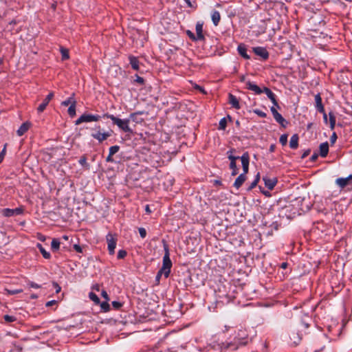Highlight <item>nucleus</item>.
<instances>
[{"label": "nucleus", "instance_id": "f257e3e1", "mask_svg": "<svg viewBox=\"0 0 352 352\" xmlns=\"http://www.w3.org/2000/svg\"><path fill=\"white\" fill-rule=\"evenodd\" d=\"M102 118H107L111 120L113 124L118 126V127L125 133H132L133 130L129 126V120L120 119L114 116L113 115L105 113L102 116Z\"/></svg>", "mask_w": 352, "mask_h": 352}, {"label": "nucleus", "instance_id": "f03ea898", "mask_svg": "<svg viewBox=\"0 0 352 352\" xmlns=\"http://www.w3.org/2000/svg\"><path fill=\"white\" fill-rule=\"evenodd\" d=\"M101 127L100 125L96 126L94 129H93V131H96V132H93L91 135L94 139L97 140L99 142H102L104 140H107L110 135V133L108 131L101 132L100 131Z\"/></svg>", "mask_w": 352, "mask_h": 352}, {"label": "nucleus", "instance_id": "7ed1b4c3", "mask_svg": "<svg viewBox=\"0 0 352 352\" xmlns=\"http://www.w3.org/2000/svg\"><path fill=\"white\" fill-rule=\"evenodd\" d=\"M101 118L102 116L99 115L84 113L76 120L75 124L76 125H78L82 122H96L98 121Z\"/></svg>", "mask_w": 352, "mask_h": 352}, {"label": "nucleus", "instance_id": "20e7f679", "mask_svg": "<svg viewBox=\"0 0 352 352\" xmlns=\"http://www.w3.org/2000/svg\"><path fill=\"white\" fill-rule=\"evenodd\" d=\"M171 265H162V267L157 272L155 277L156 284L158 285L160 281V278L164 275V278H166L170 273Z\"/></svg>", "mask_w": 352, "mask_h": 352}, {"label": "nucleus", "instance_id": "39448f33", "mask_svg": "<svg viewBox=\"0 0 352 352\" xmlns=\"http://www.w3.org/2000/svg\"><path fill=\"white\" fill-rule=\"evenodd\" d=\"M270 111L273 115V117L275 119V120L280 124L281 126L285 128L286 127V125L287 124V122L285 120V119L281 116V114H280L277 110L276 109V108L274 107V106L270 108Z\"/></svg>", "mask_w": 352, "mask_h": 352}, {"label": "nucleus", "instance_id": "423d86ee", "mask_svg": "<svg viewBox=\"0 0 352 352\" xmlns=\"http://www.w3.org/2000/svg\"><path fill=\"white\" fill-rule=\"evenodd\" d=\"M23 209L22 208H16L14 209H10V208H4L2 210V214L5 217H13V216H17L23 214Z\"/></svg>", "mask_w": 352, "mask_h": 352}, {"label": "nucleus", "instance_id": "0eeeda50", "mask_svg": "<svg viewBox=\"0 0 352 352\" xmlns=\"http://www.w3.org/2000/svg\"><path fill=\"white\" fill-rule=\"evenodd\" d=\"M107 241L108 244V250L110 254H114V250L116 247L117 239L111 234L109 233L107 235Z\"/></svg>", "mask_w": 352, "mask_h": 352}, {"label": "nucleus", "instance_id": "6e6552de", "mask_svg": "<svg viewBox=\"0 0 352 352\" xmlns=\"http://www.w3.org/2000/svg\"><path fill=\"white\" fill-rule=\"evenodd\" d=\"M254 53L260 56L263 60H265L269 58V52L263 47H255L252 48Z\"/></svg>", "mask_w": 352, "mask_h": 352}, {"label": "nucleus", "instance_id": "1a4fd4ad", "mask_svg": "<svg viewBox=\"0 0 352 352\" xmlns=\"http://www.w3.org/2000/svg\"><path fill=\"white\" fill-rule=\"evenodd\" d=\"M243 173L242 174L246 175L249 170V162H250V156L248 152L244 153L242 156L240 157Z\"/></svg>", "mask_w": 352, "mask_h": 352}, {"label": "nucleus", "instance_id": "9d476101", "mask_svg": "<svg viewBox=\"0 0 352 352\" xmlns=\"http://www.w3.org/2000/svg\"><path fill=\"white\" fill-rule=\"evenodd\" d=\"M336 184L340 187L341 188H344L346 186L352 184V174L348 176L347 177H340L336 179Z\"/></svg>", "mask_w": 352, "mask_h": 352}, {"label": "nucleus", "instance_id": "9b49d317", "mask_svg": "<svg viewBox=\"0 0 352 352\" xmlns=\"http://www.w3.org/2000/svg\"><path fill=\"white\" fill-rule=\"evenodd\" d=\"M263 93H265L267 95L268 98L273 103L274 106H276L278 108H280V107L278 104V102L276 100L275 94L269 88L264 87Z\"/></svg>", "mask_w": 352, "mask_h": 352}, {"label": "nucleus", "instance_id": "f8f14e48", "mask_svg": "<svg viewBox=\"0 0 352 352\" xmlns=\"http://www.w3.org/2000/svg\"><path fill=\"white\" fill-rule=\"evenodd\" d=\"M246 88L249 90H251L254 91L256 94H261L263 92V89H261L258 85H256L255 83L248 81L246 82Z\"/></svg>", "mask_w": 352, "mask_h": 352}, {"label": "nucleus", "instance_id": "ddd939ff", "mask_svg": "<svg viewBox=\"0 0 352 352\" xmlns=\"http://www.w3.org/2000/svg\"><path fill=\"white\" fill-rule=\"evenodd\" d=\"M238 53L245 59L249 60L250 56L247 54V48L245 44L240 43L237 47Z\"/></svg>", "mask_w": 352, "mask_h": 352}, {"label": "nucleus", "instance_id": "4468645a", "mask_svg": "<svg viewBox=\"0 0 352 352\" xmlns=\"http://www.w3.org/2000/svg\"><path fill=\"white\" fill-rule=\"evenodd\" d=\"M320 155L322 157H325L329 153V143L327 142H323L319 146Z\"/></svg>", "mask_w": 352, "mask_h": 352}, {"label": "nucleus", "instance_id": "2eb2a0df", "mask_svg": "<svg viewBox=\"0 0 352 352\" xmlns=\"http://www.w3.org/2000/svg\"><path fill=\"white\" fill-rule=\"evenodd\" d=\"M263 179L264 181L265 186L269 190H272L277 183V179L276 178L270 179L267 177H263Z\"/></svg>", "mask_w": 352, "mask_h": 352}, {"label": "nucleus", "instance_id": "dca6fc26", "mask_svg": "<svg viewBox=\"0 0 352 352\" xmlns=\"http://www.w3.org/2000/svg\"><path fill=\"white\" fill-rule=\"evenodd\" d=\"M196 33H197V38L199 41L204 40V36L203 34V23L200 22H197L195 26Z\"/></svg>", "mask_w": 352, "mask_h": 352}, {"label": "nucleus", "instance_id": "f3484780", "mask_svg": "<svg viewBox=\"0 0 352 352\" xmlns=\"http://www.w3.org/2000/svg\"><path fill=\"white\" fill-rule=\"evenodd\" d=\"M229 98V103L236 109H240L241 106L239 104V100L237 98L232 95V94H229L228 95Z\"/></svg>", "mask_w": 352, "mask_h": 352}, {"label": "nucleus", "instance_id": "a211bd4d", "mask_svg": "<svg viewBox=\"0 0 352 352\" xmlns=\"http://www.w3.org/2000/svg\"><path fill=\"white\" fill-rule=\"evenodd\" d=\"M316 108L320 113L324 112V106L322 102V98L319 94L315 96Z\"/></svg>", "mask_w": 352, "mask_h": 352}, {"label": "nucleus", "instance_id": "6ab92c4d", "mask_svg": "<svg viewBox=\"0 0 352 352\" xmlns=\"http://www.w3.org/2000/svg\"><path fill=\"white\" fill-rule=\"evenodd\" d=\"M245 180H246V175L245 174H242V173L240 174L236 179V180L234 183V186L236 189H239L243 185V184L244 183V182Z\"/></svg>", "mask_w": 352, "mask_h": 352}, {"label": "nucleus", "instance_id": "aec40b11", "mask_svg": "<svg viewBox=\"0 0 352 352\" xmlns=\"http://www.w3.org/2000/svg\"><path fill=\"white\" fill-rule=\"evenodd\" d=\"M30 123L28 122L23 123L17 130L16 133L19 136L23 135L30 128Z\"/></svg>", "mask_w": 352, "mask_h": 352}, {"label": "nucleus", "instance_id": "412c9836", "mask_svg": "<svg viewBox=\"0 0 352 352\" xmlns=\"http://www.w3.org/2000/svg\"><path fill=\"white\" fill-rule=\"evenodd\" d=\"M164 255L163 256V263L162 264H172L171 260L170 258L169 252L168 245L166 244H164Z\"/></svg>", "mask_w": 352, "mask_h": 352}, {"label": "nucleus", "instance_id": "4be33fe9", "mask_svg": "<svg viewBox=\"0 0 352 352\" xmlns=\"http://www.w3.org/2000/svg\"><path fill=\"white\" fill-rule=\"evenodd\" d=\"M298 140L299 137L298 134H294L290 139L289 141V146L292 149H296L298 148Z\"/></svg>", "mask_w": 352, "mask_h": 352}, {"label": "nucleus", "instance_id": "5701e85b", "mask_svg": "<svg viewBox=\"0 0 352 352\" xmlns=\"http://www.w3.org/2000/svg\"><path fill=\"white\" fill-rule=\"evenodd\" d=\"M61 242L59 239L54 238L51 242V249L53 252H57L60 246Z\"/></svg>", "mask_w": 352, "mask_h": 352}, {"label": "nucleus", "instance_id": "b1692460", "mask_svg": "<svg viewBox=\"0 0 352 352\" xmlns=\"http://www.w3.org/2000/svg\"><path fill=\"white\" fill-rule=\"evenodd\" d=\"M211 18H212L213 24L215 26H217L219 24L220 19H221V15H220L219 12L217 10H214L212 13Z\"/></svg>", "mask_w": 352, "mask_h": 352}, {"label": "nucleus", "instance_id": "393cba45", "mask_svg": "<svg viewBox=\"0 0 352 352\" xmlns=\"http://www.w3.org/2000/svg\"><path fill=\"white\" fill-rule=\"evenodd\" d=\"M129 61H130L131 67L134 70H136V71L139 70V60L136 57L133 56H129Z\"/></svg>", "mask_w": 352, "mask_h": 352}, {"label": "nucleus", "instance_id": "a878e982", "mask_svg": "<svg viewBox=\"0 0 352 352\" xmlns=\"http://www.w3.org/2000/svg\"><path fill=\"white\" fill-rule=\"evenodd\" d=\"M259 180H260V174H259V173H258L257 175H256L255 179H254V181L248 187V190L250 191L254 188H255L258 182H259Z\"/></svg>", "mask_w": 352, "mask_h": 352}, {"label": "nucleus", "instance_id": "bb28decb", "mask_svg": "<svg viewBox=\"0 0 352 352\" xmlns=\"http://www.w3.org/2000/svg\"><path fill=\"white\" fill-rule=\"evenodd\" d=\"M36 246L44 258H49L50 257V254L45 250L41 244L38 243Z\"/></svg>", "mask_w": 352, "mask_h": 352}, {"label": "nucleus", "instance_id": "cd10ccee", "mask_svg": "<svg viewBox=\"0 0 352 352\" xmlns=\"http://www.w3.org/2000/svg\"><path fill=\"white\" fill-rule=\"evenodd\" d=\"M329 124L331 130L334 129L336 126V117L332 112L329 113Z\"/></svg>", "mask_w": 352, "mask_h": 352}, {"label": "nucleus", "instance_id": "c85d7f7f", "mask_svg": "<svg viewBox=\"0 0 352 352\" xmlns=\"http://www.w3.org/2000/svg\"><path fill=\"white\" fill-rule=\"evenodd\" d=\"M72 96H74V94ZM76 102L74 96H71V97L68 98L67 100L63 101L61 104L63 106L67 107L69 104L72 105V104H76Z\"/></svg>", "mask_w": 352, "mask_h": 352}, {"label": "nucleus", "instance_id": "c756f323", "mask_svg": "<svg viewBox=\"0 0 352 352\" xmlns=\"http://www.w3.org/2000/svg\"><path fill=\"white\" fill-rule=\"evenodd\" d=\"M78 162L82 166L85 167L86 169H89V164L87 162V157L85 155L82 156L80 158Z\"/></svg>", "mask_w": 352, "mask_h": 352}, {"label": "nucleus", "instance_id": "7c9ffc66", "mask_svg": "<svg viewBox=\"0 0 352 352\" xmlns=\"http://www.w3.org/2000/svg\"><path fill=\"white\" fill-rule=\"evenodd\" d=\"M230 168L232 170V176H235L239 173V168L236 166V162L230 163Z\"/></svg>", "mask_w": 352, "mask_h": 352}, {"label": "nucleus", "instance_id": "2f4dec72", "mask_svg": "<svg viewBox=\"0 0 352 352\" xmlns=\"http://www.w3.org/2000/svg\"><path fill=\"white\" fill-rule=\"evenodd\" d=\"M48 104H49V102L47 100H45V99H44L43 102L38 107L37 112L38 113H42L45 109V108L48 105Z\"/></svg>", "mask_w": 352, "mask_h": 352}, {"label": "nucleus", "instance_id": "473e14b6", "mask_svg": "<svg viewBox=\"0 0 352 352\" xmlns=\"http://www.w3.org/2000/svg\"><path fill=\"white\" fill-rule=\"evenodd\" d=\"M141 114H142V111H138V112L132 113H131L129 115V118H127V120H129V122L132 120V121L138 123V121L137 120V116L138 115H141Z\"/></svg>", "mask_w": 352, "mask_h": 352}, {"label": "nucleus", "instance_id": "72a5a7b5", "mask_svg": "<svg viewBox=\"0 0 352 352\" xmlns=\"http://www.w3.org/2000/svg\"><path fill=\"white\" fill-rule=\"evenodd\" d=\"M68 114L73 118L76 116V104H72L67 110Z\"/></svg>", "mask_w": 352, "mask_h": 352}, {"label": "nucleus", "instance_id": "f704fd0d", "mask_svg": "<svg viewBox=\"0 0 352 352\" xmlns=\"http://www.w3.org/2000/svg\"><path fill=\"white\" fill-rule=\"evenodd\" d=\"M227 126V120L226 118H223L220 120L219 124V130H225Z\"/></svg>", "mask_w": 352, "mask_h": 352}, {"label": "nucleus", "instance_id": "c9c22d12", "mask_svg": "<svg viewBox=\"0 0 352 352\" xmlns=\"http://www.w3.org/2000/svg\"><path fill=\"white\" fill-rule=\"evenodd\" d=\"M290 339L292 340V342L294 344H298L301 340V338L298 336V334H296L294 333H293L292 337L290 336Z\"/></svg>", "mask_w": 352, "mask_h": 352}, {"label": "nucleus", "instance_id": "e433bc0d", "mask_svg": "<svg viewBox=\"0 0 352 352\" xmlns=\"http://www.w3.org/2000/svg\"><path fill=\"white\" fill-rule=\"evenodd\" d=\"M89 298L94 301V302H96V304H98L100 302V299L98 297V296L94 294V292H90L89 294Z\"/></svg>", "mask_w": 352, "mask_h": 352}, {"label": "nucleus", "instance_id": "4c0bfd02", "mask_svg": "<svg viewBox=\"0 0 352 352\" xmlns=\"http://www.w3.org/2000/svg\"><path fill=\"white\" fill-rule=\"evenodd\" d=\"M120 150V146L118 145L112 146L109 148V153L110 155H113L116 153H118Z\"/></svg>", "mask_w": 352, "mask_h": 352}, {"label": "nucleus", "instance_id": "58836bf2", "mask_svg": "<svg viewBox=\"0 0 352 352\" xmlns=\"http://www.w3.org/2000/svg\"><path fill=\"white\" fill-rule=\"evenodd\" d=\"M279 142L280 143L283 145V146H285L287 144V134H283L280 135V138H279Z\"/></svg>", "mask_w": 352, "mask_h": 352}, {"label": "nucleus", "instance_id": "ea45409f", "mask_svg": "<svg viewBox=\"0 0 352 352\" xmlns=\"http://www.w3.org/2000/svg\"><path fill=\"white\" fill-rule=\"evenodd\" d=\"M60 52H61V54H62V59L63 60H66V59L69 58V52H68L67 50L62 48L60 50Z\"/></svg>", "mask_w": 352, "mask_h": 352}, {"label": "nucleus", "instance_id": "a19ab883", "mask_svg": "<svg viewBox=\"0 0 352 352\" xmlns=\"http://www.w3.org/2000/svg\"><path fill=\"white\" fill-rule=\"evenodd\" d=\"M253 112L261 118H266L267 117V114L265 112L261 111L260 109H254Z\"/></svg>", "mask_w": 352, "mask_h": 352}, {"label": "nucleus", "instance_id": "79ce46f5", "mask_svg": "<svg viewBox=\"0 0 352 352\" xmlns=\"http://www.w3.org/2000/svg\"><path fill=\"white\" fill-rule=\"evenodd\" d=\"M6 292H7V294H8L10 295H14V294H16L21 293L23 292V290L22 289L11 290V289H6Z\"/></svg>", "mask_w": 352, "mask_h": 352}, {"label": "nucleus", "instance_id": "37998d69", "mask_svg": "<svg viewBox=\"0 0 352 352\" xmlns=\"http://www.w3.org/2000/svg\"><path fill=\"white\" fill-rule=\"evenodd\" d=\"M337 139H338L337 134H336V132H333L332 133V135H331V137H330V143H331V144L333 145L336 143Z\"/></svg>", "mask_w": 352, "mask_h": 352}, {"label": "nucleus", "instance_id": "c03bdc74", "mask_svg": "<svg viewBox=\"0 0 352 352\" xmlns=\"http://www.w3.org/2000/svg\"><path fill=\"white\" fill-rule=\"evenodd\" d=\"M3 318L8 322H12L16 320V318L13 316L5 315Z\"/></svg>", "mask_w": 352, "mask_h": 352}, {"label": "nucleus", "instance_id": "a18cd8bd", "mask_svg": "<svg viewBox=\"0 0 352 352\" xmlns=\"http://www.w3.org/2000/svg\"><path fill=\"white\" fill-rule=\"evenodd\" d=\"M138 231H139L140 236L142 239H144L146 237V229L144 228H139Z\"/></svg>", "mask_w": 352, "mask_h": 352}, {"label": "nucleus", "instance_id": "49530a36", "mask_svg": "<svg viewBox=\"0 0 352 352\" xmlns=\"http://www.w3.org/2000/svg\"><path fill=\"white\" fill-rule=\"evenodd\" d=\"M126 252L124 250H120L118 252L117 257L118 258H123L126 256Z\"/></svg>", "mask_w": 352, "mask_h": 352}, {"label": "nucleus", "instance_id": "de8ad7c7", "mask_svg": "<svg viewBox=\"0 0 352 352\" xmlns=\"http://www.w3.org/2000/svg\"><path fill=\"white\" fill-rule=\"evenodd\" d=\"M135 82L140 85H143L144 83V79L142 77L139 76L138 75H135Z\"/></svg>", "mask_w": 352, "mask_h": 352}, {"label": "nucleus", "instance_id": "09e8293b", "mask_svg": "<svg viewBox=\"0 0 352 352\" xmlns=\"http://www.w3.org/2000/svg\"><path fill=\"white\" fill-rule=\"evenodd\" d=\"M100 307L104 311H107L109 309V305L107 301L102 302Z\"/></svg>", "mask_w": 352, "mask_h": 352}, {"label": "nucleus", "instance_id": "8fccbe9b", "mask_svg": "<svg viewBox=\"0 0 352 352\" xmlns=\"http://www.w3.org/2000/svg\"><path fill=\"white\" fill-rule=\"evenodd\" d=\"M186 33L192 41H199V39L197 38V36H195L191 31L188 30Z\"/></svg>", "mask_w": 352, "mask_h": 352}, {"label": "nucleus", "instance_id": "3c124183", "mask_svg": "<svg viewBox=\"0 0 352 352\" xmlns=\"http://www.w3.org/2000/svg\"><path fill=\"white\" fill-rule=\"evenodd\" d=\"M241 157L234 156V155H228V158L230 160V163L236 162V160L240 159Z\"/></svg>", "mask_w": 352, "mask_h": 352}, {"label": "nucleus", "instance_id": "603ef678", "mask_svg": "<svg viewBox=\"0 0 352 352\" xmlns=\"http://www.w3.org/2000/svg\"><path fill=\"white\" fill-rule=\"evenodd\" d=\"M28 285L30 287L35 288V289H38V288H40V287H41V286H40V285H38V284L34 283H33V282H30V281H29V282L28 283Z\"/></svg>", "mask_w": 352, "mask_h": 352}, {"label": "nucleus", "instance_id": "864d4df0", "mask_svg": "<svg viewBox=\"0 0 352 352\" xmlns=\"http://www.w3.org/2000/svg\"><path fill=\"white\" fill-rule=\"evenodd\" d=\"M6 145L7 144H6L5 146H4V148H3L1 152L0 153V160H1L2 161H3V158H4L5 155H6Z\"/></svg>", "mask_w": 352, "mask_h": 352}, {"label": "nucleus", "instance_id": "5fc2aeb1", "mask_svg": "<svg viewBox=\"0 0 352 352\" xmlns=\"http://www.w3.org/2000/svg\"><path fill=\"white\" fill-rule=\"evenodd\" d=\"M112 305L116 309H119L122 307V304L120 302L118 301H113L112 302Z\"/></svg>", "mask_w": 352, "mask_h": 352}, {"label": "nucleus", "instance_id": "6e6d98bb", "mask_svg": "<svg viewBox=\"0 0 352 352\" xmlns=\"http://www.w3.org/2000/svg\"><path fill=\"white\" fill-rule=\"evenodd\" d=\"M310 152H311V150H310V149H307V150H305V151H304V153H302V156H301V158H302V159H304V158L307 157L309 155Z\"/></svg>", "mask_w": 352, "mask_h": 352}, {"label": "nucleus", "instance_id": "4d7b16f0", "mask_svg": "<svg viewBox=\"0 0 352 352\" xmlns=\"http://www.w3.org/2000/svg\"><path fill=\"white\" fill-rule=\"evenodd\" d=\"M74 249L77 252H82V248L80 245H78V244H75L74 245Z\"/></svg>", "mask_w": 352, "mask_h": 352}, {"label": "nucleus", "instance_id": "13d9d810", "mask_svg": "<svg viewBox=\"0 0 352 352\" xmlns=\"http://www.w3.org/2000/svg\"><path fill=\"white\" fill-rule=\"evenodd\" d=\"M101 295L106 300V301H108L109 300L108 294L106 291H102Z\"/></svg>", "mask_w": 352, "mask_h": 352}, {"label": "nucleus", "instance_id": "bf43d9fd", "mask_svg": "<svg viewBox=\"0 0 352 352\" xmlns=\"http://www.w3.org/2000/svg\"><path fill=\"white\" fill-rule=\"evenodd\" d=\"M54 97V93L53 92H50L47 96L46 98H45V100H47L49 102Z\"/></svg>", "mask_w": 352, "mask_h": 352}, {"label": "nucleus", "instance_id": "052dcab7", "mask_svg": "<svg viewBox=\"0 0 352 352\" xmlns=\"http://www.w3.org/2000/svg\"><path fill=\"white\" fill-rule=\"evenodd\" d=\"M106 162H113L114 160L113 158V155H110V154H109L108 156L106 158Z\"/></svg>", "mask_w": 352, "mask_h": 352}, {"label": "nucleus", "instance_id": "680f3d73", "mask_svg": "<svg viewBox=\"0 0 352 352\" xmlns=\"http://www.w3.org/2000/svg\"><path fill=\"white\" fill-rule=\"evenodd\" d=\"M53 285L56 289V292L58 293L60 291V287L56 283H53Z\"/></svg>", "mask_w": 352, "mask_h": 352}, {"label": "nucleus", "instance_id": "e2e57ef3", "mask_svg": "<svg viewBox=\"0 0 352 352\" xmlns=\"http://www.w3.org/2000/svg\"><path fill=\"white\" fill-rule=\"evenodd\" d=\"M318 153H314V154L312 155V156L311 157V160L312 162L316 161V160H317V158H318Z\"/></svg>", "mask_w": 352, "mask_h": 352}, {"label": "nucleus", "instance_id": "0e129e2a", "mask_svg": "<svg viewBox=\"0 0 352 352\" xmlns=\"http://www.w3.org/2000/svg\"><path fill=\"white\" fill-rule=\"evenodd\" d=\"M322 115H323V119H324V122L327 124V115L325 112V111L324 110V112L322 113Z\"/></svg>", "mask_w": 352, "mask_h": 352}, {"label": "nucleus", "instance_id": "69168bd1", "mask_svg": "<svg viewBox=\"0 0 352 352\" xmlns=\"http://www.w3.org/2000/svg\"><path fill=\"white\" fill-rule=\"evenodd\" d=\"M92 289L98 292L100 290V285L98 284H95L92 286Z\"/></svg>", "mask_w": 352, "mask_h": 352}, {"label": "nucleus", "instance_id": "338daca9", "mask_svg": "<svg viewBox=\"0 0 352 352\" xmlns=\"http://www.w3.org/2000/svg\"><path fill=\"white\" fill-rule=\"evenodd\" d=\"M45 236L44 235H42V234H39L38 235V239L40 240V241H44L45 240Z\"/></svg>", "mask_w": 352, "mask_h": 352}, {"label": "nucleus", "instance_id": "774afa93", "mask_svg": "<svg viewBox=\"0 0 352 352\" xmlns=\"http://www.w3.org/2000/svg\"><path fill=\"white\" fill-rule=\"evenodd\" d=\"M55 303V301L54 300H51V301H49L46 303V306L47 307H49V306H51L53 304Z\"/></svg>", "mask_w": 352, "mask_h": 352}]
</instances>
